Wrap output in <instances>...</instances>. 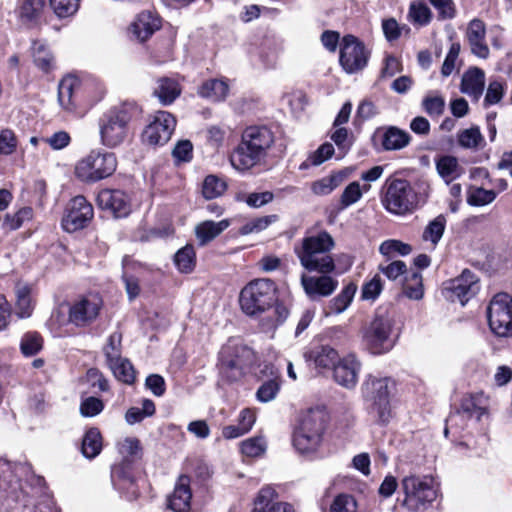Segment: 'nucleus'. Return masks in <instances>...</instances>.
<instances>
[{
  "mask_svg": "<svg viewBox=\"0 0 512 512\" xmlns=\"http://www.w3.org/2000/svg\"><path fill=\"white\" fill-rule=\"evenodd\" d=\"M275 143L274 133L266 126H250L230 156L232 167L244 172L266 163Z\"/></svg>",
  "mask_w": 512,
  "mask_h": 512,
  "instance_id": "1",
  "label": "nucleus"
},
{
  "mask_svg": "<svg viewBox=\"0 0 512 512\" xmlns=\"http://www.w3.org/2000/svg\"><path fill=\"white\" fill-rule=\"evenodd\" d=\"M394 382L389 377L368 375L361 391L368 403L370 413L381 423H387L392 417L391 394Z\"/></svg>",
  "mask_w": 512,
  "mask_h": 512,
  "instance_id": "2",
  "label": "nucleus"
},
{
  "mask_svg": "<svg viewBox=\"0 0 512 512\" xmlns=\"http://www.w3.org/2000/svg\"><path fill=\"white\" fill-rule=\"evenodd\" d=\"M277 287L267 278L250 281L240 292L242 311L250 316L265 312L277 303Z\"/></svg>",
  "mask_w": 512,
  "mask_h": 512,
  "instance_id": "3",
  "label": "nucleus"
},
{
  "mask_svg": "<svg viewBox=\"0 0 512 512\" xmlns=\"http://www.w3.org/2000/svg\"><path fill=\"white\" fill-rule=\"evenodd\" d=\"M382 204L392 214L406 215L417 209L420 197L409 181L388 178L384 185Z\"/></svg>",
  "mask_w": 512,
  "mask_h": 512,
  "instance_id": "4",
  "label": "nucleus"
},
{
  "mask_svg": "<svg viewBox=\"0 0 512 512\" xmlns=\"http://www.w3.org/2000/svg\"><path fill=\"white\" fill-rule=\"evenodd\" d=\"M400 488L404 493L402 505L410 512L427 509L437 498L433 480L428 477L405 476L401 480Z\"/></svg>",
  "mask_w": 512,
  "mask_h": 512,
  "instance_id": "5",
  "label": "nucleus"
},
{
  "mask_svg": "<svg viewBox=\"0 0 512 512\" xmlns=\"http://www.w3.org/2000/svg\"><path fill=\"white\" fill-rule=\"evenodd\" d=\"M116 168L117 159L114 153L93 150L78 161L75 174L83 182L95 183L111 176Z\"/></svg>",
  "mask_w": 512,
  "mask_h": 512,
  "instance_id": "6",
  "label": "nucleus"
},
{
  "mask_svg": "<svg viewBox=\"0 0 512 512\" xmlns=\"http://www.w3.org/2000/svg\"><path fill=\"white\" fill-rule=\"evenodd\" d=\"M392 333V319L386 316H376L363 328L362 343L370 353L384 354L390 351L395 344Z\"/></svg>",
  "mask_w": 512,
  "mask_h": 512,
  "instance_id": "7",
  "label": "nucleus"
},
{
  "mask_svg": "<svg viewBox=\"0 0 512 512\" xmlns=\"http://www.w3.org/2000/svg\"><path fill=\"white\" fill-rule=\"evenodd\" d=\"M131 114L128 106L110 110L100 120V136L103 145L113 148L120 145L128 133Z\"/></svg>",
  "mask_w": 512,
  "mask_h": 512,
  "instance_id": "8",
  "label": "nucleus"
},
{
  "mask_svg": "<svg viewBox=\"0 0 512 512\" xmlns=\"http://www.w3.org/2000/svg\"><path fill=\"white\" fill-rule=\"evenodd\" d=\"M491 331L499 337L512 336V297L507 293L496 294L487 308Z\"/></svg>",
  "mask_w": 512,
  "mask_h": 512,
  "instance_id": "9",
  "label": "nucleus"
},
{
  "mask_svg": "<svg viewBox=\"0 0 512 512\" xmlns=\"http://www.w3.org/2000/svg\"><path fill=\"white\" fill-rule=\"evenodd\" d=\"M369 57V50L357 37L350 34L343 37L339 62L346 73L354 74L363 70L367 66Z\"/></svg>",
  "mask_w": 512,
  "mask_h": 512,
  "instance_id": "10",
  "label": "nucleus"
},
{
  "mask_svg": "<svg viewBox=\"0 0 512 512\" xmlns=\"http://www.w3.org/2000/svg\"><path fill=\"white\" fill-rule=\"evenodd\" d=\"M102 304V299L96 294L76 299L69 306L68 322L77 327L90 325L99 316Z\"/></svg>",
  "mask_w": 512,
  "mask_h": 512,
  "instance_id": "11",
  "label": "nucleus"
},
{
  "mask_svg": "<svg viewBox=\"0 0 512 512\" xmlns=\"http://www.w3.org/2000/svg\"><path fill=\"white\" fill-rule=\"evenodd\" d=\"M176 127L175 117L167 111H158L142 134L144 143L150 146L166 144Z\"/></svg>",
  "mask_w": 512,
  "mask_h": 512,
  "instance_id": "12",
  "label": "nucleus"
},
{
  "mask_svg": "<svg viewBox=\"0 0 512 512\" xmlns=\"http://www.w3.org/2000/svg\"><path fill=\"white\" fill-rule=\"evenodd\" d=\"M94 215L92 205L83 196H76L69 201L62 218V227L67 232L83 229Z\"/></svg>",
  "mask_w": 512,
  "mask_h": 512,
  "instance_id": "13",
  "label": "nucleus"
},
{
  "mask_svg": "<svg viewBox=\"0 0 512 512\" xmlns=\"http://www.w3.org/2000/svg\"><path fill=\"white\" fill-rule=\"evenodd\" d=\"M250 350L243 345H227L220 352V371L229 380L235 381L243 374L245 359Z\"/></svg>",
  "mask_w": 512,
  "mask_h": 512,
  "instance_id": "14",
  "label": "nucleus"
},
{
  "mask_svg": "<svg viewBox=\"0 0 512 512\" xmlns=\"http://www.w3.org/2000/svg\"><path fill=\"white\" fill-rule=\"evenodd\" d=\"M479 279L470 270L465 269L462 274L450 280L446 289L452 293V300H458L461 305H465L479 290Z\"/></svg>",
  "mask_w": 512,
  "mask_h": 512,
  "instance_id": "15",
  "label": "nucleus"
},
{
  "mask_svg": "<svg viewBox=\"0 0 512 512\" xmlns=\"http://www.w3.org/2000/svg\"><path fill=\"white\" fill-rule=\"evenodd\" d=\"M487 414V399L483 394H471L462 398L460 408L456 413L451 414L447 419L450 426L457 425L458 418H476L480 421L482 416Z\"/></svg>",
  "mask_w": 512,
  "mask_h": 512,
  "instance_id": "16",
  "label": "nucleus"
},
{
  "mask_svg": "<svg viewBox=\"0 0 512 512\" xmlns=\"http://www.w3.org/2000/svg\"><path fill=\"white\" fill-rule=\"evenodd\" d=\"M97 203L99 207L111 211L118 218L127 216L131 210L130 199L121 190H101L97 196Z\"/></svg>",
  "mask_w": 512,
  "mask_h": 512,
  "instance_id": "17",
  "label": "nucleus"
},
{
  "mask_svg": "<svg viewBox=\"0 0 512 512\" xmlns=\"http://www.w3.org/2000/svg\"><path fill=\"white\" fill-rule=\"evenodd\" d=\"M191 479L180 475L175 483L173 492L167 497V507L173 512H189L191 509L192 491Z\"/></svg>",
  "mask_w": 512,
  "mask_h": 512,
  "instance_id": "18",
  "label": "nucleus"
},
{
  "mask_svg": "<svg viewBox=\"0 0 512 512\" xmlns=\"http://www.w3.org/2000/svg\"><path fill=\"white\" fill-rule=\"evenodd\" d=\"M360 368L361 363L355 355L350 354L338 361L333 369V377L339 385L351 389L357 384Z\"/></svg>",
  "mask_w": 512,
  "mask_h": 512,
  "instance_id": "19",
  "label": "nucleus"
},
{
  "mask_svg": "<svg viewBox=\"0 0 512 512\" xmlns=\"http://www.w3.org/2000/svg\"><path fill=\"white\" fill-rule=\"evenodd\" d=\"M295 253L301 265L310 272L329 274L335 269L330 252L295 251Z\"/></svg>",
  "mask_w": 512,
  "mask_h": 512,
  "instance_id": "20",
  "label": "nucleus"
},
{
  "mask_svg": "<svg viewBox=\"0 0 512 512\" xmlns=\"http://www.w3.org/2000/svg\"><path fill=\"white\" fill-rule=\"evenodd\" d=\"M277 493L271 486H264L254 500L252 512H294L293 507L285 502H276Z\"/></svg>",
  "mask_w": 512,
  "mask_h": 512,
  "instance_id": "21",
  "label": "nucleus"
},
{
  "mask_svg": "<svg viewBox=\"0 0 512 512\" xmlns=\"http://www.w3.org/2000/svg\"><path fill=\"white\" fill-rule=\"evenodd\" d=\"M301 283L311 299L331 295L338 285L336 280L326 275L320 277L302 275Z\"/></svg>",
  "mask_w": 512,
  "mask_h": 512,
  "instance_id": "22",
  "label": "nucleus"
},
{
  "mask_svg": "<svg viewBox=\"0 0 512 512\" xmlns=\"http://www.w3.org/2000/svg\"><path fill=\"white\" fill-rule=\"evenodd\" d=\"M323 435L315 432L303 431L296 428L293 433L292 443L296 451L304 456H313L319 450Z\"/></svg>",
  "mask_w": 512,
  "mask_h": 512,
  "instance_id": "23",
  "label": "nucleus"
},
{
  "mask_svg": "<svg viewBox=\"0 0 512 512\" xmlns=\"http://www.w3.org/2000/svg\"><path fill=\"white\" fill-rule=\"evenodd\" d=\"M484 86L485 74L483 70L474 67L463 74L460 90L477 101L483 94Z\"/></svg>",
  "mask_w": 512,
  "mask_h": 512,
  "instance_id": "24",
  "label": "nucleus"
},
{
  "mask_svg": "<svg viewBox=\"0 0 512 512\" xmlns=\"http://www.w3.org/2000/svg\"><path fill=\"white\" fill-rule=\"evenodd\" d=\"M230 226L228 219L215 222L206 220L195 226V236L199 246H206Z\"/></svg>",
  "mask_w": 512,
  "mask_h": 512,
  "instance_id": "25",
  "label": "nucleus"
},
{
  "mask_svg": "<svg viewBox=\"0 0 512 512\" xmlns=\"http://www.w3.org/2000/svg\"><path fill=\"white\" fill-rule=\"evenodd\" d=\"M326 423L327 413L325 409L321 407H315L310 408L302 413L299 420V425L297 427L301 428L303 431L315 432L323 435Z\"/></svg>",
  "mask_w": 512,
  "mask_h": 512,
  "instance_id": "26",
  "label": "nucleus"
},
{
  "mask_svg": "<svg viewBox=\"0 0 512 512\" xmlns=\"http://www.w3.org/2000/svg\"><path fill=\"white\" fill-rule=\"evenodd\" d=\"M159 28V18L150 11L141 12L131 25L133 34L141 41L148 39Z\"/></svg>",
  "mask_w": 512,
  "mask_h": 512,
  "instance_id": "27",
  "label": "nucleus"
},
{
  "mask_svg": "<svg viewBox=\"0 0 512 512\" xmlns=\"http://www.w3.org/2000/svg\"><path fill=\"white\" fill-rule=\"evenodd\" d=\"M334 246L335 242L332 236L326 231H321L304 237L301 244L295 246L294 251L331 252Z\"/></svg>",
  "mask_w": 512,
  "mask_h": 512,
  "instance_id": "28",
  "label": "nucleus"
},
{
  "mask_svg": "<svg viewBox=\"0 0 512 512\" xmlns=\"http://www.w3.org/2000/svg\"><path fill=\"white\" fill-rule=\"evenodd\" d=\"M435 166L437 173L447 185L463 174V168L459 165L458 159L451 155H444L436 159Z\"/></svg>",
  "mask_w": 512,
  "mask_h": 512,
  "instance_id": "29",
  "label": "nucleus"
},
{
  "mask_svg": "<svg viewBox=\"0 0 512 512\" xmlns=\"http://www.w3.org/2000/svg\"><path fill=\"white\" fill-rule=\"evenodd\" d=\"M229 92L227 82L222 79H209L198 88V94L212 102L225 100Z\"/></svg>",
  "mask_w": 512,
  "mask_h": 512,
  "instance_id": "30",
  "label": "nucleus"
},
{
  "mask_svg": "<svg viewBox=\"0 0 512 512\" xmlns=\"http://www.w3.org/2000/svg\"><path fill=\"white\" fill-rule=\"evenodd\" d=\"M78 86L79 81L73 76H66L60 81L58 85V102L63 109L67 111H73L75 109L73 96Z\"/></svg>",
  "mask_w": 512,
  "mask_h": 512,
  "instance_id": "31",
  "label": "nucleus"
},
{
  "mask_svg": "<svg viewBox=\"0 0 512 512\" xmlns=\"http://www.w3.org/2000/svg\"><path fill=\"white\" fill-rule=\"evenodd\" d=\"M154 90V95L158 97L162 105H170L181 93L178 82L171 78H160Z\"/></svg>",
  "mask_w": 512,
  "mask_h": 512,
  "instance_id": "32",
  "label": "nucleus"
},
{
  "mask_svg": "<svg viewBox=\"0 0 512 512\" xmlns=\"http://www.w3.org/2000/svg\"><path fill=\"white\" fill-rule=\"evenodd\" d=\"M103 448V439L100 431L93 427L86 431L82 439L81 451L84 457L94 459Z\"/></svg>",
  "mask_w": 512,
  "mask_h": 512,
  "instance_id": "33",
  "label": "nucleus"
},
{
  "mask_svg": "<svg viewBox=\"0 0 512 512\" xmlns=\"http://www.w3.org/2000/svg\"><path fill=\"white\" fill-rule=\"evenodd\" d=\"M410 135L395 126L386 129L382 137V146L385 150H401L410 142Z\"/></svg>",
  "mask_w": 512,
  "mask_h": 512,
  "instance_id": "34",
  "label": "nucleus"
},
{
  "mask_svg": "<svg viewBox=\"0 0 512 512\" xmlns=\"http://www.w3.org/2000/svg\"><path fill=\"white\" fill-rule=\"evenodd\" d=\"M460 147L470 150H479L485 146V139L478 126L460 130L457 134Z\"/></svg>",
  "mask_w": 512,
  "mask_h": 512,
  "instance_id": "35",
  "label": "nucleus"
},
{
  "mask_svg": "<svg viewBox=\"0 0 512 512\" xmlns=\"http://www.w3.org/2000/svg\"><path fill=\"white\" fill-rule=\"evenodd\" d=\"M446 227V218L444 215H438L433 220H431L427 226L424 228L422 233V240L424 242H429L433 248L441 240Z\"/></svg>",
  "mask_w": 512,
  "mask_h": 512,
  "instance_id": "36",
  "label": "nucleus"
},
{
  "mask_svg": "<svg viewBox=\"0 0 512 512\" xmlns=\"http://www.w3.org/2000/svg\"><path fill=\"white\" fill-rule=\"evenodd\" d=\"M117 449L122 456V461L134 462L141 458L142 447L135 437H127L117 443Z\"/></svg>",
  "mask_w": 512,
  "mask_h": 512,
  "instance_id": "37",
  "label": "nucleus"
},
{
  "mask_svg": "<svg viewBox=\"0 0 512 512\" xmlns=\"http://www.w3.org/2000/svg\"><path fill=\"white\" fill-rule=\"evenodd\" d=\"M177 268L183 273L191 272L196 264V253L193 245L187 244L178 250L174 258Z\"/></svg>",
  "mask_w": 512,
  "mask_h": 512,
  "instance_id": "38",
  "label": "nucleus"
},
{
  "mask_svg": "<svg viewBox=\"0 0 512 512\" xmlns=\"http://www.w3.org/2000/svg\"><path fill=\"white\" fill-rule=\"evenodd\" d=\"M403 291L409 299H422L424 295L422 275L419 272H412L407 276L403 284Z\"/></svg>",
  "mask_w": 512,
  "mask_h": 512,
  "instance_id": "39",
  "label": "nucleus"
},
{
  "mask_svg": "<svg viewBox=\"0 0 512 512\" xmlns=\"http://www.w3.org/2000/svg\"><path fill=\"white\" fill-rule=\"evenodd\" d=\"M108 365L118 380L126 384H132L134 382L135 371L129 360L121 357L118 361H114Z\"/></svg>",
  "mask_w": 512,
  "mask_h": 512,
  "instance_id": "40",
  "label": "nucleus"
},
{
  "mask_svg": "<svg viewBox=\"0 0 512 512\" xmlns=\"http://www.w3.org/2000/svg\"><path fill=\"white\" fill-rule=\"evenodd\" d=\"M339 360L338 352L330 346H322L314 354V363L319 368L334 369Z\"/></svg>",
  "mask_w": 512,
  "mask_h": 512,
  "instance_id": "41",
  "label": "nucleus"
},
{
  "mask_svg": "<svg viewBox=\"0 0 512 512\" xmlns=\"http://www.w3.org/2000/svg\"><path fill=\"white\" fill-rule=\"evenodd\" d=\"M496 198L494 190H487L482 187H471L467 195V203L471 206H485L492 203Z\"/></svg>",
  "mask_w": 512,
  "mask_h": 512,
  "instance_id": "42",
  "label": "nucleus"
},
{
  "mask_svg": "<svg viewBox=\"0 0 512 512\" xmlns=\"http://www.w3.org/2000/svg\"><path fill=\"white\" fill-rule=\"evenodd\" d=\"M155 413V404L150 399L142 401V407H131L125 415V419L129 424H135L142 421L145 417L152 416Z\"/></svg>",
  "mask_w": 512,
  "mask_h": 512,
  "instance_id": "43",
  "label": "nucleus"
},
{
  "mask_svg": "<svg viewBox=\"0 0 512 512\" xmlns=\"http://www.w3.org/2000/svg\"><path fill=\"white\" fill-rule=\"evenodd\" d=\"M226 183L215 175H208L202 185V194L206 199H214L221 196L226 190Z\"/></svg>",
  "mask_w": 512,
  "mask_h": 512,
  "instance_id": "44",
  "label": "nucleus"
},
{
  "mask_svg": "<svg viewBox=\"0 0 512 512\" xmlns=\"http://www.w3.org/2000/svg\"><path fill=\"white\" fill-rule=\"evenodd\" d=\"M379 252L388 258L396 254L406 256L412 252V247L400 240L389 239L381 243Z\"/></svg>",
  "mask_w": 512,
  "mask_h": 512,
  "instance_id": "45",
  "label": "nucleus"
},
{
  "mask_svg": "<svg viewBox=\"0 0 512 512\" xmlns=\"http://www.w3.org/2000/svg\"><path fill=\"white\" fill-rule=\"evenodd\" d=\"M369 184L360 186V184L356 181L351 182L343 191L341 195V204L344 207H349L352 204L356 203L362 197L363 192H367L370 189Z\"/></svg>",
  "mask_w": 512,
  "mask_h": 512,
  "instance_id": "46",
  "label": "nucleus"
},
{
  "mask_svg": "<svg viewBox=\"0 0 512 512\" xmlns=\"http://www.w3.org/2000/svg\"><path fill=\"white\" fill-rule=\"evenodd\" d=\"M34 63L44 72H49L54 67V58L51 52L43 44H34Z\"/></svg>",
  "mask_w": 512,
  "mask_h": 512,
  "instance_id": "47",
  "label": "nucleus"
},
{
  "mask_svg": "<svg viewBox=\"0 0 512 512\" xmlns=\"http://www.w3.org/2000/svg\"><path fill=\"white\" fill-rule=\"evenodd\" d=\"M341 181L342 177L340 175H329L315 181L312 184L311 189L316 195H327L336 189L340 185Z\"/></svg>",
  "mask_w": 512,
  "mask_h": 512,
  "instance_id": "48",
  "label": "nucleus"
},
{
  "mask_svg": "<svg viewBox=\"0 0 512 512\" xmlns=\"http://www.w3.org/2000/svg\"><path fill=\"white\" fill-rule=\"evenodd\" d=\"M276 220L275 215L262 216L258 218H254L247 223H245L239 229V234L241 235H249L252 233H259L265 230L272 222Z\"/></svg>",
  "mask_w": 512,
  "mask_h": 512,
  "instance_id": "49",
  "label": "nucleus"
},
{
  "mask_svg": "<svg viewBox=\"0 0 512 512\" xmlns=\"http://www.w3.org/2000/svg\"><path fill=\"white\" fill-rule=\"evenodd\" d=\"M355 294V287L349 285L330 303V310L335 314L342 313L351 303Z\"/></svg>",
  "mask_w": 512,
  "mask_h": 512,
  "instance_id": "50",
  "label": "nucleus"
},
{
  "mask_svg": "<svg viewBox=\"0 0 512 512\" xmlns=\"http://www.w3.org/2000/svg\"><path fill=\"white\" fill-rule=\"evenodd\" d=\"M121 342L122 334L120 332H113L109 338L108 343L104 347V354L106 356L107 363L110 364L114 361H118L121 358Z\"/></svg>",
  "mask_w": 512,
  "mask_h": 512,
  "instance_id": "51",
  "label": "nucleus"
},
{
  "mask_svg": "<svg viewBox=\"0 0 512 512\" xmlns=\"http://www.w3.org/2000/svg\"><path fill=\"white\" fill-rule=\"evenodd\" d=\"M241 451L248 457H259L266 451V441L263 437H252L241 443Z\"/></svg>",
  "mask_w": 512,
  "mask_h": 512,
  "instance_id": "52",
  "label": "nucleus"
},
{
  "mask_svg": "<svg viewBox=\"0 0 512 512\" xmlns=\"http://www.w3.org/2000/svg\"><path fill=\"white\" fill-rule=\"evenodd\" d=\"M42 348V338L35 332L26 333L21 340L20 349L25 356H32Z\"/></svg>",
  "mask_w": 512,
  "mask_h": 512,
  "instance_id": "53",
  "label": "nucleus"
},
{
  "mask_svg": "<svg viewBox=\"0 0 512 512\" xmlns=\"http://www.w3.org/2000/svg\"><path fill=\"white\" fill-rule=\"evenodd\" d=\"M357 502L350 494L337 495L330 505L329 512H356Z\"/></svg>",
  "mask_w": 512,
  "mask_h": 512,
  "instance_id": "54",
  "label": "nucleus"
},
{
  "mask_svg": "<svg viewBox=\"0 0 512 512\" xmlns=\"http://www.w3.org/2000/svg\"><path fill=\"white\" fill-rule=\"evenodd\" d=\"M505 90L506 85L504 82L499 80L491 81L486 91L484 105L490 106L499 103L505 94Z\"/></svg>",
  "mask_w": 512,
  "mask_h": 512,
  "instance_id": "55",
  "label": "nucleus"
},
{
  "mask_svg": "<svg viewBox=\"0 0 512 512\" xmlns=\"http://www.w3.org/2000/svg\"><path fill=\"white\" fill-rule=\"evenodd\" d=\"M280 389V383L276 379L264 382L257 390L256 396L260 402L267 403L275 399Z\"/></svg>",
  "mask_w": 512,
  "mask_h": 512,
  "instance_id": "56",
  "label": "nucleus"
},
{
  "mask_svg": "<svg viewBox=\"0 0 512 512\" xmlns=\"http://www.w3.org/2000/svg\"><path fill=\"white\" fill-rule=\"evenodd\" d=\"M50 5L59 17H67L78 10L79 0H50Z\"/></svg>",
  "mask_w": 512,
  "mask_h": 512,
  "instance_id": "57",
  "label": "nucleus"
},
{
  "mask_svg": "<svg viewBox=\"0 0 512 512\" xmlns=\"http://www.w3.org/2000/svg\"><path fill=\"white\" fill-rule=\"evenodd\" d=\"M112 481L134 482L132 473V462L122 461L120 464L114 465L111 470Z\"/></svg>",
  "mask_w": 512,
  "mask_h": 512,
  "instance_id": "58",
  "label": "nucleus"
},
{
  "mask_svg": "<svg viewBox=\"0 0 512 512\" xmlns=\"http://www.w3.org/2000/svg\"><path fill=\"white\" fill-rule=\"evenodd\" d=\"M409 15L415 23L425 25L430 21L431 12L426 4L422 2H413L410 5Z\"/></svg>",
  "mask_w": 512,
  "mask_h": 512,
  "instance_id": "59",
  "label": "nucleus"
},
{
  "mask_svg": "<svg viewBox=\"0 0 512 512\" xmlns=\"http://www.w3.org/2000/svg\"><path fill=\"white\" fill-rule=\"evenodd\" d=\"M104 408L102 400L90 396L85 398L80 405V413L84 417H94L98 415Z\"/></svg>",
  "mask_w": 512,
  "mask_h": 512,
  "instance_id": "60",
  "label": "nucleus"
},
{
  "mask_svg": "<svg viewBox=\"0 0 512 512\" xmlns=\"http://www.w3.org/2000/svg\"><path fill=\"white\" fill-rule=\"evenodd\" d=\"M422 105L424 110L430 116H440L444 112L445 101L441 96H427L423 99Z\"/></svg>",
  "mask_w": 512,
  "mask_h": 512,
  "instance_id": "61",
  "label": "nucleus"
},
{
  "mask_svg": "<svg viewBox=\"0 0 512 512\" xmlns=\"http://www.w3.org/2000/svg\"><path fill=\"white\" fill-rule=\"evenodd\" d=\"M379 269L389 280L394 281L407 271V266L404 261L397 260L387 265H380Z\"/></svg>",
  "mask_w": 512,
  "mask_h": 512,
  "instance_id": "62",
  "label": "nucleus"
},
{
  "mask_svg": "<svg viewBox=\"0 0 512 512\" xmlns=\"http://www.w3.org/2000/svg\"><path fill=\"white\" fill-rule=\"evenodd\" d=\"M44 0H26L21 7V16L28 20L36 19L44 7Z\"/></svg>",
  "mask_w": 512,
  "mask_h": 512,
  "instance_id": "63",
  "label": "nucleus"
},
{
  "mask_svg": "<svg viewBox=\"0 0 512 512\" xmlns=\"http://www.w3.org/2000/svg\"><path fill=\"white\" fill-rule=\"evenodd\" d=\"M383 288L382 280L379 275H375L369 282L365 283L362 288V297L366 300H374L381 293Z\"/></svg>",
  "mask_w": 512,
  "mask_h": 512,
  "instance_id": "64",
  "label": "nucleus"
}]
</instances>
